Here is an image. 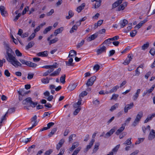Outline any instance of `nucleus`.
I'll return each mask as SVG.
<instances>
[{"mask_svg": "<svg viewBox=\"0 0 155 155\" xmlns=\"http://www.w3.org/2000/svg\"><path fill=\"white\" fill-rule=\"evenodd\" d=\"M155 137V131L152 130L150 132L148 136V139L149 140H152Z\"/></svg>", "mask_w": 155, "mask_h": 155, "instance_id": "4468645a", "label": "nucleus"}, {"mask_svg": "<svg viewBox=\"0 0 155 155\" xmlns=\"http://www.w3.org/2000/svg\"><path fill=\"white\" fill-rule=\"evenodd\" d=\"M143 25L142 24V23L140 22L139 24H138L135 27V28H137V29H139L141 27V26H142Z\"/></svg>", "mask_w": 155, "mask_h": 155, "instance_id": "338daca9", "label": "nucleus"}, {"mask_svg": "<svg viewBox=\"0 0 155 155\" xmlns=\"http://www.w3.org/2000/svg\"><path fill=\"white\" fill-rule=\"evenodd\" d=\"M57 130V128H53L50 133H49V134L48 135V136L49 137H51L52 135H53L54 134V133Z\"/></svg>", "mask_w": 155, "mask_h": 155, "instance_id": "7c9ffc66", "label": "nucleus"}, {"mask_svg": "<svg viewBox=\"0 0 155 155\" xmlns=\"http://www.w3.org/2000/svg\"><path fill=\"white\" fill-rule=\"evenodd\" d=\"M120 145H117L115 147H114L112 150V151L113 153L116 152L120 148Z\"/></svg>", "mask_w": 155, "mask_h": 155, "instance_id": "a18cd8bd", "label": "nucleus"}, {"mask_svg": "<svg viewBox=\"0 0 155 155\" xmlns=\"http://www.w3.org/2000/svg\"><path fill=\"white\" fill-rule=\"evenodd\" d=\"M127 2H125L123 3L122 4L120 5L119 6V7L117 8L116 10L117 11H120V10H123L127 6Z\"/></svg>", "mask_w": 155, "mask_h": 155, "instance_id": "f8f14e48", "label": "nucleus"}, {"mask_svg": "<svg viewBox=\"0 0 155 155\" xmlns=\"http://www.w3.org/2000/svg\"><path fill=\"white\" fill-rule=\"evenodd\" d=\"M61 70L60 68H59L56 71H54L52 73L50 74V76H54L58 75L60 73Z\"/></svg>", "mask_w": 155, "mask_h": 155, "instance_id": "a211bd4d", "label": "nucleus"}, {"mask_svg": "<svg viewBox=\"0 0 155 155\" xmlns=\"http://www.w3.org/2000/svg\"><path fill=\"white\" fill-rule=\"evenodd\" d=\"M84 40H82L80 42L78 43L77 45V47L78 48H79L81 47L84 44Z\"/></svg>", "mask_w": 155, "mask_h": 155, "instance_id": "c03bdc74", "label": "nucleus"}, {"mask_svg": "<svg viewBox=\"0 0 155 155\" xmlns=\"http://www.w3.org/2000/svg\"><path fill=\"white\" fill-rule=\"evenodd\" d=\"M15 53L16 55L18 56L21 57L22 55V53L18 49L16 50L15 51Z\"/></svg>", "mask_w": 155, "mask_h": 155, "instance_id": "5fc2aeb1", "label": "nucleus"}, {"mask_svg": "<svg viewBox=\"0 0 155 155\" xmlns=\"http://www.w3.org/2000/svg\"><path fill=\"white\" fill-rule=\"evenodd\" d=\"M19 95H22L23 96H24L25 94H27V92H25L23 90L18 91Z\"/></svg>", "mask_w": 155, "mask_h": 155, "instance_id": "603ef678", "label": "nucleus"}, {"mask_svg": "<svg viewBox=\"0 0 155 155\" xmlns=\"http://www.w3.org/2000/svg\"><path fill=\"white\" fill-rule=\"evenodd\" d=\"M66 77L65 74H63L60 77V82L62 84H64L65 82V78Z\"/></svg>", "mask_w": 155, "mask_h": 155, "instance_id": "473e14b6", "label": "nucleus"}, {"mask_svg": "<svg viewBox=\"0 0 155 155\" xmlns=\"http://www.w3.org/2000/svg\"><path fill=\"white\" fill-rule=\"evenodd\" d=\"M100 66L98 64H96L95 65L93 68V69L94 70H96V71H98L100 68Z\"/></svg>", "mask_w": 155, "mask_h": 155, "instance_id": "680f3d73", "label": "nucleus"}, {"mask_svg": "<svg viewBox=\"0 0 155 155\" xmlns=\"http://www.w3.org/2000/svg\"><path fill=\"white\" fill-rule=\"evenodd\" d=\"M73 61V59L72 58H70L68 62H66V64L67 65L70 66L72 65V62Z\"/></svg>", "mask_w": 155, "mask_h": 155, "instance_id": "ea45409f", "label": "nucleus"}, {"mask_svg": "<svg viewBox=\"0 0 155 155\" xmlns=\"http://www.w3.org/2000/svg\"><path fill=\"white\" fill-rule=\"evenodd\" d=\"M34 76V74L33 73H28V76L27 77L28 79H31Z\"/></svg>", "mask_w": 155, "mask_h": 155, "instance_id": "e2e57ef3", "label": "nucleus"}, {"mask_svg": "<svg viewBox=\"0 0 155 155\" xmlns=\"http://www.w3.org/2000/svg\"><path fill=\"white\" fill-rule=\"evenodd\" d=\"M38 103L37 102H33L32 101L30 104L31 106L32 107H35L37 105Z\"/></svg>", "mask_w": 155, "mask_h": 155, "instance_id": "bf43d9fd", "label": "nucleus"}, {"mask_svg": "<svg viewBox=\"0 0 155 155\" xmlns=\"http://www.w3.org/2000/svg\"><path fill=\"white\" fill-rule=\"evenodd\" d=\"M154 117H155V114H153L151 115L150 114L148 115L147 118L144 121V123H147L150 121Z\"/></svg>", "mask_w": 155, "mask_h": 155, "instance_id": "ddd939ff", "label": "nucleus"}, {"mask_svg": "<svg viewBox=\"0 0 155 155\" xmlns=\"http://www.w3.org/2000/svg\"><path fill=\"white\" fill-rule=\"evenodd\" d=\"M41 81L44 84H47L49 82V79L48 77H46V78H43L42 79Z\"/></svg>", "mask_w": 155, "mask_h": 155, "instance_id": "49530a36", "label": "nucleus"}, {"mask_svg": "<svg viewBox=\"0 0 155 155\" xmlns=\"http://www.w3.org/2000/svg\"><path fill=\"white\" fill-rule=\"evenodd\" d=\"M30 63V65H29V67H32V68H35L36 67L37 65L36 64H35V63L31 62Z\"/></svg>", "mask_w": 155, "mask_h": 155, "instance_id": "69168bd1", "label": "nucleus"}, {"mask_svg": "<svg viewBox=\"0 0 155 155\" xmlns=\"http://www.w3.org/2000/svg\"><path fill=\"white\" fill-rule=\"evenodd\" d=\"M118 106V104L116 103L114 105L112 106L110 110L111 111H113L114 110H115L116 108H117Z\"/></svg>", "mask_w": 155, "mask_h": 155, "instance_id": "79ce46f5", "label": "nucleus"}, {"mask_svg": "<svg viewBox=\"0 0 155 155\" xmlns=\"http://www.w3.org/2000/svg\"><path fill=\"white\" fill-rule=\"evenodd\" d=\"M3 45L6 50L7 55H5V57L7 60L16 68L21 67V64L17 60L15 57L13 55V54H14V53L12 50L10 48L8 44L6 41H4Z\"/></svg>", "mask_w": 155, "mask_h": 155, "instance_id": "f257e3e1", "label": "nucleus"}, {"mask_svg": "<svg viewBox=\"0 0 155 155\" xmlns=\"http://www.w3.org/2000/svg\"><path fill=\"white\" fill-rule=\"evenodd\" d=\"M120 23V28H124L128 23V21L127 20L124 19L121 21Z\"/></svg>", "mask_w": 155, "mask_h": 155, "instance_id": "aec40b11", "label": "nucleus"}, {"mask_svg": "<svg viewBox=\"0 0 155 155\" xmlns=\"http://www.w3.org/2000/svg\"><path fill=\"white\" fill-rule=\"evenodd\" d=\"M54 10L53 9H51V11L47 13L46 14V15L48 16H50L52 15L53 13L54 12Z\"/></svg>", "mask_w": 155, "mask_h": 155, "instance_id": "0e129e2a", "label": "nucleus"}, {"mask_svg": "<svg viewBox=\"0 0 155 155\" xmlns=\"http://www.w3.org/2000/svg\"><path fill=\"white\" fill-rule=\"evenodd\" d=\"M96 79V77L93 76L91 77L87 81L86 84L87 87L92 86Z\"/></svg>", "mask_w": 155, "mask_h": 155, "instance_id": "7ed1b4c3", "label": "nucleus"}, {"mask_svg": "<svg viewBox=\"0 0 155 155\" xmlns=\"http://www.w3.org/2000/svg\"><path fill=\"white\" fill-rule=\"evenodd\" d=\"M141 90L139 89H138L136 93L132 97V98L133 101H136L137 98H138L139 94L140 93Z\"/></svg>", "mask_w": 155, "mask_h": 155, "instance_id": "2eb2a0df", "label": "nucleus"}, {"mask_svg": "<svg viewBox=\"0 0 155 155\" xmlns=\"http://www.w3.org/2000/svg\"><path fill=\"white\" fill-rule=\"evenodd\" d=\"M149 43L148 42H147L146 43L144 44L141 46V49L143 50H145L149 46Z\"/></svg>", "mask_w": 155, "mask_h": 155, "instance_id": "b1692460", "label": "nucleus"}, {"mask_svg": "<svg viewBox=\"0 0 155 155\" xmlns=\"http://www.w3.org/2000/svg\"><path fill=\"white\" fill-rule=\"evenodd\" d=\"M8 113H9V111L8 110L5 114V115L2 117L1 118V121H0V123H3L4 122V120H5L6 119V117L7 116V114Z\"/></svg>", "mask_w": 155, "mask_h": 155, "instance_id": "c85d7f7f", "label": "nucleus"}, {"mask_svg": "<svg viewBox=\"0 0 155 155\" xmlns=\"http://www.w3.org/2000/svg\"><path fill=\"white\" fill-rule=\"evenodd\" d=\"M131 138H128L126 141H125L123 144L126 146L131 144L132 143L131 141Z\"/></svg>", "mask_w": 155, "mask_h": 155, "instance_id": "c756f323", "label": "nucleus"}, {"mask_svg": "<svg viewBox=\"0 0 155 155\" xmlns=\"http://www.w3.org/2000/svg\"><path fill=\"white\" fill-rule=\"evenodd\" d=\"M119 88V87L118 85H116L114 87L110 90V93H112L114 92H116Z\"/></svg>", "mask_w": 155, "mask_h": 155, "instance_id": "4c0bfd02", "label": "nucleus"}, {"mask_svg": "<svg viewBox=\"0 0 155 155\" xmlns=\"http://www.w3.org/2000/svg\"><path fill=\"white\" fill-rule=\"evenodd\" d=\"M106 48L105 46L103 45L96 52L97 53V54L99 55L103 53L106 52Z\"/></svg>", "mask_w": 155, "mask_h": 155, "instance_id": "423d86ee", "label": "nucleus"}, {"mask_svg": "<svg viewBox=\"0 0 155 155\" xmlns=\"http://www.w3.org/2000/svg\"><path fill=\"white\" fill-rule=\"evenodd\" d=\"M63 30V28L61 27L58 29L55 30L54 32V34L55 36H56L58 34L61 33Z\"/></svg>", "mask_w": 155, "mask_h": 155, "instance_id": "5701e85b", "label": "nucleus"}, {"mask_svg": "<svg viewBox=\"0 0 155 155\" xmlns=\"http://www.w3.org/2000/svg\"><path fill=\"white\" fill-rule=\"evenodd\" d=\"M52 28V27L51 26H49L48 27L46 28L43 31V33L44 34H46L48 31H50L51 29Z\"/></svg>", "mask_w": 155, "mask_h": 155, "instance_id": "c9c22d12", "label": "nucleus"}, {"mask_svg": "<svg viewBox=\"0 0 155 155\" xmlns=\"http://www.w3.org/2000/svg\"><path fill=\"white\" fill-rule=\"evenodd\" d=\"M100 144L99 143H96L95 145L94 149H93V152H96L99 149V146Z\"/></svg>", "mask_w": 155, "mask_h": 155, "instance_id": "f704fd0d", "label": "nucleus"}, {"mask_svg": "<svg viewBox=\"0 0 155 155\" xmlns=\"http://www.w3.org/2000/svg\"><path fill=\"white\" fill-rule=\"evenodd\" d=\"M31 102H32V101L31 98L29 97L26 98L22 101V104L23 105H27L28 103L30 104Z\"/></svg>", "mask_w": 155, "mask_h": 155, "instance_id": "f3484780", "label": "nucleus"}, {"mask_svg": "<svg viewBox=\"0 0 155 155\" xmlns=\"http://www.w3.org/2000/svg\"><path fill=\"white\" fill-rule=\"evenodd\" d=\"M53 152L52 149H50L46 151L44 154V155H50Z\"/></svg>", "mask_w": 155, "mask_h": 155, "instance_id": "13d9d810", "label": "nucleus"}, {"mask_svg": "<svg viewBox=\"0 0 155 155\" xmlns=\"http://www.w3.org/2000/svg\"><path fill=\"white\" fill-rule=\"evenodd\" d=\"M37 117L36 115H35L31 119V122H34V124H35L36 125H37Z\"/></svg>", "mask_w": 155, "mask_h": 155, "instance_id": "e433bc0d", "label": "nucleus"}, {"mask_svg": "<svg viewBox=\"0 0 155 155\" xmlns=\"http://www.w3.org/2000/svg\"><path fill=\"white\" fill-rule=\"evenodd\" d=\"M133 56L132 54H129L128 55L127 58L124 61L123 64L125 65L128 64L133 59Z\"/></svg>", "mask_w": 155, "mask_h": 155, "instance_id": "20e7f679", "label": "nucleus"}, {"mask_svg": "<svg viewBox=\"0 0 155 155\" xmlns=\"http://www.w3.org/2000/svg\"><path fill=\"white\" fill-rule=\"evenodd\" d=\"M35 33H32L29 37L28 38L27 40L28 41H29L30 40L33 39L35 37Z\"/></svg>", "mask_w": 155, "mask_h": 155, "instance_id": "de8ad7c7", "label": "nucleus"}, {"mask_svg": "<svg viewBox=\"0 0 155 155\" xmlns=\"http://www.w3.org/2000/svg\"><path fill=\"white\" fill-rule=\"evenodd\" d=\"M48 52L47 51H44L43 52H39L37 53V55L39 57H47L48 56Z\"/></svg>", "mask_w": 155, "mask_h": 155, "instance_id": "9d476101", "label": "nucleus"}, {"mask_svg": "<svg viewBox=\"0 0 155 155\" xmlns=\"http://www.w3.org/2000/svg\"><path fill=\"white\" fill-rule=\"evenodd\" d=\"M5 75L7 77H9L10 75V73L9 72L8 70H6L4 72Z\"/></svg>", "mask_w": 155, "mask_h": 155, "instance_id": "052dcab7", "label": "nucleus"}, {"mask_svg": "<svg viewBox=\"0 0 155 155\" xmlns=\"http://www.w3.org/2000/svg\"><path fill=\"white\" fill-rule=\"evenodd\" d=\"M111 41V40H110V38H108L105 40L102 43V45L106 44V45H107L108 46H109L112 43V42Z\"/></svg>", "mask_w": 155, "mask_h": 155, "instance_id": "393cba45", "label": "nucleus"}, {"mask_svg": "<svg viewBox=\"0 0 155 155\" xmlns=\"http://www.w3.org/2000/svg\"><path fill=\"white\" fill-rule=\"evenodd\" d=\"M143 138H138V140L135 143V144L137 145L140 143L141 142L143 141Z\"/></svg>", "mask_w": 155, "mask_h": 155, "instance_id": "3c124183", "label": "nucleus"}, {"mask_svg": "<svg viewBox=\"0 0 155 155\" xmlns=\"http://www.w3.org/2000/svg\"><path fill=\"white\" fill-rule=\"evenodd\" d=\"M98 33L96 32L94 34L91 35L90 36L87 38L86 40L90 42L92 40H94L98 37Z\"/></svg>", "mask_w": 155, "mask_h": 155, "instance_id": "39448f33", "label": "nucleus"}, {"mask_svg": "<svg viewBox=\"0 0 155 155\" xmlns=\"http://www.w3.org/2000/svg\"><path fill=\"white\" fill-rule=\"evenodd\" d=\"M123 0H118L112 5V9H114L122 3Z\"/></svg>", "mask_w": 155, "mask_h": 155, "instance_id": "dca6fc26", "label": "nucleus"}, {"mask_svg": "<svg viewBox=\"0 0 155 155\" xmlns=\"http://www.w3.org/2000/svg\"><path fill=\"white\" fill-rule=\"evenodd\" d=\"M68 15L66 17V18L67 19H69L71 18L74 15L73 12L71 10H69L68 12Z\"/></svg>", "mask_w": 155, "mask_h": 155, "instance_id": "bb28decb", "label": "nucleus"}, {"mask_svg": "<svg viewBox=\"0 0 155 155\" xmlns=\"http://www.w3.org/2000/svg\"><path fill=\"white\" fill-rule=\"evenodd\" d=\"M85 5V4L84 3L82 4L80 6L77 8V11L79 13L80 12L81 10L84 9Z\"/></svg>", "mask_w": 155, "mask_h": 155, "instance_id": "4be33fe9", "label": "nucleus"}, {"mask_svg": "<svg viewBox=\"0 0 155 155\" xmlns=\"http://www.w3.org/2000/svg\"><path fill=\"white\" fill-rule=\"evenodd\" d=\"M57 65L58 64L57 63L55 62L53 64V65L51 66V67L49 68V71L51 72L53 71L54 68H57L58 67Z\"/></svg>", "mask_w": 155, "mask_h": 155, "instance_id": "412c9836", "label": "nucleus"}, {"mask_svg": "<svg viewBox=\"0 0 155 155\" xmlns=\"http://www.w3.org/2000/svg\"><path fill=\"white\" fill-rule=\"evenodd\" d=\"M0 11L2 16L4 17L6 16L7 12L5 7L3 6H0Z\"/></svg>", "mask_w": 155, "mask_h": 155, "instance_id": "9b49d317", "label": "nucleus"}, {"mask_svg": "<svg viewBox=\"0 0 155 155\" xmlns=\"http://www.w3.org/2000/svg\"><path fill=\"white\" fill-rule=\"evenodd\" d=\"M34 43L33 41H31L29 42L28 45L26 46L25 49L28 50L31 48L34 45Z\"/></svg>", "mask_w": 155, "mask_h": 155, "instance_id": "cd10ccee", "label": "nucleus"}, {"mask_svg": "<svg viewBox=\"0 0 155 155\" xmlns=\"http://www.w3.org/2000/svg\"><path fill=\"white\" fill-rule=\"evenodd\" d=\"M58 38H55L54 39L51 40L49 42V45H51V44L54 43L58 41Z\"/></svg>", "mask_w": 155, "mask_h": 155, "instance_id": "a19ab883", "label": "nucleus"}, {"mask_svg": "<svg viewBox=\"0 0 155 155\" xmlns=\"http://www.w3.org/2000/svg\"><path fill=\"white\" fill-rule=\"evenodd\" d=\"M155 87V85H153L150 89L147 90L146 91H147V93H150L154 90Z\"/></svg>", "mask_w": 155, "mask_h": 155, "instance_id": "8fccbe9b", "label": "nucleus"}, {"mask_svg": "<svg viewBox=\"0 0 155 155\" xmlns=\"http://www.w3.org/2000/svg\"><path fill=\"white\" fill-rule=\"evenodd\" d=\"M76 52L74 50H72L70 51L68 57H74V55H76Z\"/></svg>", "mask_w": 155, "mask_h": 155, "instance_id": "a878e982", "label": "nucleus"}, {"mask_svg": "<svg viewBox=\"0 0 155 155\" xmlns=\"http://www.w3.org/2000/svg\"><path fill=\"white\" fill-rule=\"evenodd\" d=\"M87 92L85 91H82L80 94H79V97L81 98L83 97L84 96H85L87 95Z\"/></svg>", "mask_w": 155, "mask_h": 155, "instance_id": "37998d69", "label": "nucleus"}, {"mask_svg": "<svg viewBox=\"0 0 155 155\" xmlns=\"http://www.w3.org/2000/svg\"><path fill=\"white\" fill-rule=\"evenodd\" d=\"M149 53L152 56H154L155 54V49L153 48H152L150 51Z\"/></svg>", "mask_w": 155, "mask_h": 155, "instance_id": "6e6d98bb", "label": "nucleus"}, {"mask_svg": "<svg viewBox=\"0 0 155 155\" xmlns=\"http://www.w3.org/2000/svg\"><path fill=\"white\" fill-rule=\"evenodd\" d=\"M143 116V113L142 111H141L139 112L132 124V126L134 127L136 126L138 124Z\"/></svg>", "mask_w": 155, "mask_h": 155, "instance_id": "f03ea898", "label": "nucleus"}, {"mask_svg": "<svg viewBox=\"0 0 155 155\" xmlns=\"http://www.w3.org/2000/svg\"><path fill=\"white\" fill-rule=\"evenodd\" d=\"M8 110L9 111V113L11 114L12 113H14L15 111V108L14 107H12L9 108Z\"/></svg>", "mask_w": 155, "mask_h": 155, "instance_id": "864d4df0", "label": "nucleus"}, {"mask_svg": "<svg viewBox=\"0 0 155 155\" xmlns=\"http://www.w3.org/2000/svg\"><path fill=\"white\" fill-rule=\"evenodd\" d=\"M96 2L95 4L94 8H98L101 5V0H99L98 1H96Z\"/></svg>", "mask_w": 155, "mask_h": 155, "instance_id": "58836bf2", "label": "nucleus"}, {"mask_svg": "<svg viewBox=\"0 0 155 155\" xmlns=\"http://www.w3.org/2000/svg\"><path fill=\"white\" fill-rule=\"evenodd\" d=\"M78 85V83H76L75 84H70L68 87V90L72 91L74 90L77 87Z\"/></svg>", "mask_w": 155, "mask_h": 155, "instance_id": "6ab92c4d", "label": "nucleus"}, {"mask_svg": "<svg viewBox=\"0 0 155 155\" xmlns=\"http://www.w3.org/2000/svg\"><path fill=\"white\" fill-rule=\"evenodd\" d=\"M78 28L77 25H74L71 29L70 31V32L71 33H73L74 32V30L76 31Z\"/></svg>", "mask_w": 155, "mask_h": 155, "instance_id": "72a5a7b5", "label": "nucleus"}, {"mask_svg": "<svg viewBox=\"0 0 155 155\" xmlns=\"http://www.w3.org/2000/svg\"><path fill=\"white\" fill-rule=\"evenodd\" d=\"M126 126V123H124L122 125L121 127L118 129L116 132L115 134L117 135H119L124 130Z\"/></svg>", "mask_w": 155, "mask_h": 155, "instance_id": "0eeeda50", "label": "nucleus"}, {"mask_svg": "<svg viewBox=\"0 0 155 155\" xmlns=\"http://www.w3.org/2000/svg\"><path fill=\"white\" fill-rule=\"evenodd\" d=\"M81 147H79L77 148L73 152L71 155H77L81 149Z\"/></svg>", "mask_w": 155, "mask_h": 155, "instance_id": "2f4dec72", "label": "nucleus"}, {"mask_svg": "<svg viewBox=\"0 0 155 155\" xmlns=\"http://www.w3.org/2000/svg\"><path fill=\"white\" fill-rule=\"evenodd\" d=\"M137 33V31L136 30L132 31L130 33V36L132 37H134Z\"/></svg>", "mask_w": 155, "mask_h": 155, "instance_id": "09e8293b", "label": "nucleus"}, {"mask_svg": "<svg viewBox=\"0 0 155 155\" xmlns=\"http://www.w3.org/2000/svg\"><path fill=\"white\" fill-rule=\"evenodd\" d=\"M133 103H130V104L126 105L124 108V112L126 113L128 112V110L132 108L134 106Z\"/></svg>", "mask_w": 155, "mask_h": 155, "instance_id": "6e6552de", "label": "nucleus"}, {"mask_svg": "<svg viewBox=\"0 0 155 155\" xmlns=\"http://www.w3.org/2000/svg\"><path fill=\"white\" fill-rule=\"evenodd\" d=\"M94 141L95 140L93 139H92L91 140V141L90 142L89 144L86 147L84 151V152H87L89 149L91 148V147L93 145Z\"/></svg>", "mask_w": 155, "mask_h": 155, "instance_id": "1a4fd4ad", "label": "nucleus"}, {"mask_svg": "<svg viewBox=\"0 0 155 155\" xmlns=\"http://www.w3.org/2000/svg\"><path fill=\"white\" fill-rule=\"evenodd\" d=\"M139 151L138 150H136L134 152L131 153L130 155H137L139 153Z\"/></svg>", "mask_w": 155, "mask_h": 155, "instance_id": "774afa93", "label": "nucleus"}, {"mask_svg": "<svg viewBox=\"0 0 155 155\" xmlns=\"http://www.w3.org/2000/svg\"><path fill=\"white\" fill-rule=\"evenodd\" d=\"M81 110V108L80 107H78L76 109L74 112L73 114L75 115H77L78 114L79 112Z\"/></svg>", "mask_w": 155, "mask_h": 155, "instance_id": "4d7b16f0", "label": "nucleus"}]
</instances>
